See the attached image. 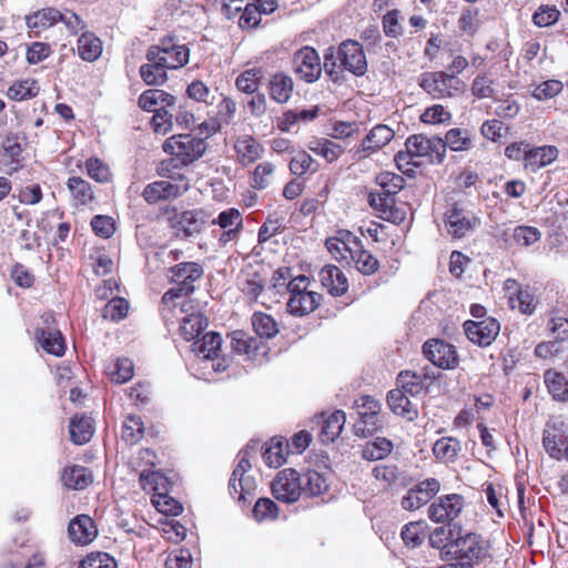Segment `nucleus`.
<instances>
[{
	"label": "nucleus",
	"instance_id": "47",
	"mask_svg": "<svg viewBox=\"0 0 568 568\" xmlns=\"http://www.w3.org/2000/svg\"><path fill=\"white\" fill-rule=\"evenodd\" d=\"M261 342L243 331L232 333L231 346L237 354H246L250 358L256 356Z\"/></svg>",
	"mask_w": 568,
	"mask_h": 568
},
{
	"label": "nucleus",
	"instance_id": "57",
	"mask_svg": "<svg viewBox=\"0 0 568 568\" xmlns=\"http://www.w3.org/2000/svg\"><path fill=\"white\" fill-rule=\"evenodd\" d=\"M88 175L98 183H109L112 181V172L106 163L97 156H91L85 161Z\"/></svg>",
	"mask_w": 568,
	"mask_h": 568
},
{
	"label": "nucleus",
	"instance_id": "37",
	"mask_svg": "<svg viewBox=\"0 0 568 568\" xmlns=\"http://www.w3.org/2000/svg\"><path fill=\"white\" fill-rule=\"evenodd\" d=\"M288 449L283 438L273 437L268 444L263 446L262 457L268 467L277 468L286 462Z\"/></svg>",
	"mask_w": 568,
	"mask_h": 568
},
{
	"label": "nucleus",
	"instance_id": "61",
	"mask_svg": "<svg viewBox=\"0 0 568 568\" xmlns=\"http://www.w3.org/2000/svg\"><path fill=\"white\" fill-rule=\"evenodd\" d=\"M542 445L551 458L559 460L565 457V440L562 436L545 430L542 434Z\"/></svg>",
	"mask_w": 568,
	"mask_h": 568
},
{
	"label": "nucleus",
	"instance_id": "52",
	"mask_svg": "<svg viewBox=\"0 0 568 568\" xmlns=\"http://www.w3.org/2000/svg\"><path fill=\"white\" fill-rule=\"evenodd\" d=\"M254 332L261 337L270 339L278 333V326L275 320L265 313L256 312L252 316Z\"/></svg>",
	"mask_w": 568,
	"mask_h": 568
},
{
	"label": "nucleus",
	"instance_id": "12",
	"mask_svg": "<svg viewBox=\"0 0 568 568\" xmlns=\"http://www.w3.org/2000/svg\"><path fill=\"white\" fill-rule=\"evenodd\" d=\"M338 61L344 70L355 77H363L368 69L363 45L355 40L347 39L337 48Z\"/></svg>",
	"mask_w": 568,
	"mask_h": 568
},
{
	"label": "nucleus",
	"instance_id": "40",
	"mask_svg": "<svg viewBox=\"0 0 568 568\" xmlns=\"http://www.w3.org/2000/svg\"><path fill=\"white\" fill-rule=\"evenodd\" d=\"M234 148L243 165L258 160L264 151L263 146L252 136L239 139Z\"/></svg>",
	"mask_w": 568,
	"mask_h": 568
},
{
	"label": "nucleus",
	"instance_id": "60",
	"mask_svg": "<svg viewBox=\"0 0 568 568\" xmlns=\"http://www.w3.org/2000/svg\"><path fill=\"white\" fill-rule=\"evenodd\" d=\"M312 156L305 151L297 152L290 161V171L292 174L301 176L306 172H316L317 165Z\"/></svg>",
	"mask_w": 568,
	"mask_h": 568
},
{
	"label": "nucleus",
	"instance_id": "22",
	"mask_svg": "<svg viewBox=\"0 0 568 568\" xmlns=\"http://www.w3.org/2000/svg\"><path fill=\"white\" fill-rule=\"evenodd\" d=\"M213 224L219 225L223 233L220 236V242L227 243L236 237L242 229L243 219L237 209L231 207L222 211L216 219L212 221Z\"/></svg>",
	"mask_w": 568,
	"mask_h": 568
},
{
	"label": "nucleus",
	"instance_id": "63",
	"mask_svg": "<svg viewBox=\"0 0 568 568\" xmlns=\"http://www.w3.org/2000/svg\"><path fill=\"white\" fill-rule=\"evenodd\" d=\"M253 517L257 521H263L267 519H276L278 516V507L270 498H260L255 503L253 509H252Z\"/></svg>",
	"mask_w": 568,
	"mask_h": 568
},
{
	"label": "nucleus",
	"instance_id": "59",
	"mask_svg": "<svg viewBox=\"0 0 568 568\" xmlns=\"http://www.w3.org/2000/svg\"><path fill=\"white\" fill-rule=\"evenodd\" d=\"M338 55L335 53L334 48H328L324 53L323 68L325 73L334 83H341L344 81V69L337 64Z\"/></svg>",
	"mask_w": 568,
	"mask_h": 568
},
{
	"label": "nucleus",
	"instance_id": "42",
	"mask_svg": "<svg viewBox=\"0 0 568 568\" xmlns=\"http://www.w3.org/2000/svg\"><path fill=\"white\" fill-rule=\"evenodd\" d=\"M460 450V442L454 437H442L433 446L434 456L445 463L455 462Z\"/></svg>",
	"mask_w": 568,
	"mask_h": 568
},
{
	"label": "nucleus",
	"instance_id": "17",
	"mask_svg": "<svg viewBox=\"0 0 568 568\" xmlns=\"http://www.w3.org/2000/svg\"><path fill=\"white\" fill-rule=\"evenodd\" d=\"M464 508V497L458 494L440 496L428 507V517L434 523H450Z\"/></svg>",
	"mask_w": 568,
	"mask_h": 568
},
{
	"label": "nucleus",
	"instance_id": "46",
	"mask_svg": "<svg viewBox=\"0 0 568 568\" xmlns=\"http://www.w3.org/2000/svg\"><path fill=\"white\" fill-rule=\"evenodd\" d=\"M393 443L385 437H376L367 442L362 449V457L365 460L376 462L386 458L393 450Z\"/></svg>",
	"mask_w": 568,
	"mask_h": 568
},
{
	"label": "nucleus",
	"instance_id": "11",
	"mask_svg": "<svg viewBox=\"0 0 568 568\" xmlns=\"http://www.w3.org/2000/svg\"><path fill=\"white\" fill-rule=\"evenodd\" d=\"M273 497L285 504H293L302 495L298 471L285 468L277 473L271 485Z\"/></svg>",
	"mask_w": 568,
	"mask_h": 568
},
{
	"label": "nucleus",
	"instance_id": "10",
	"mask_svg": "<svg viewBox=\"0 0 568 568\" xmlns=\"http://www.w3.org/2000/svg\"><path fill=\"white\" fill-rule=\"evenodd\" d=\"M169 221L179 237L192 239L203 231L207 222V214L202 209L182 212L174 210Z\"/></svg>",
	"mask_w": 568,
	"mask_h": 568
},
{
	"label": "nucleus",
	"instance_id": "36",
	"mask_svg": "<svg viewBox=\"0 0 568 568\" xmlns=\"http://www.w3.org/2000/svg\"><path fill=\"white\" fill-rule=\"evenodd\" d=\"M346 422L343 410H335L322 423L320 439L323 444L333 443L342 433Z\"/></svg>",
	"mask_w": 568,
	"mask_h": 568
},
{
	"label": "nucleus",
	"instance_id": "44",
	"mask_svg": "<svg viewBox=\"0 0 568 568\" xmlns=\"http://www.w3.org/2000/svg\"><path fill=\"white\" fill-rule=\"evenodd\" d=\"M544 381L554 399L568 400V381L562 374L548 369L544 374Z\"/></svg>",
	"mask_w": 568,
	"mask_h": 568
},
{
	"label": "nucleus",
	"instance_id": "55",
	"mask_svg": "<svg viewBox=\"0 0 568 568\" xmlns=\"http://www.w3.org/2000/svg\"><path fill=\"white\" fill-rule=\"evenodd\" d=\"M376 183L382 192L395 199V195L404 187L405 180L396 173L385 171L376 176Z\"/></svg>",
	"mask_w": 568,
	"mask_h": 568
},
{
	"label": "nucleus",
	"instance_id": "8",
	"mask_svg": "<svg viewBox=\"0 0 568 568\" xmlns=\"http://www.w3.org/2000/svg\"><path fill=\"white\" fill-rule=\"evenodd\" d=\"M405 148L412 158H425L429 163L440 164L444 161L443 138L418 133L406 139Z\"/></svg>",
	"mask_w": 568,
	"mask_h": 568
},
{
	"label": "nucleus",
	"instance_id": "15",
	"mask_svg": "<svg viewBox=\"0 0 568 568\" xmlns=\"http://www.w3.org/2000/svg\"><path fill=\"white\" fill-rule=\"evenodd\" d=\"M445 224L449 234L456 239L464 237L480 224V220L471 212L454 203L445 213Z\"/></svg>",
	"mask_w": 568,
	"mask_h": 568
},
{
	"label": "nucleus",
	"instance_id": "7",
	"mask_svg": "<svg viewBox=\"0 0 568 568\" xmlns=\"http://www.w3.org/2000/svg\"><path fill=\"white\" fill-rule=\"evenodd\" d=\"M453 547L459 559H466L470 564H480L490 556V544L481 535L470 531H463L458 528V535L454 539Z\"/></svg>",
	"mask_w": 568,
	"mask_h": 568
},
{
	"label": "nucleus",
	"instance_id": "2",
	"mask_svg": "<svg viewBox=\"0 0 568 568\" xmlns=\"http://www.w3.org/2000/svg\"><path fill=\"white\" fill-rule=\"evenodd\" d=\"M121 439L130 447L125 455V463L120 469L121 476L116 480L125 496L134 497L142 488V448L136 447L142 439V417L135 412H128L124 416Z\"/></svg>",
	"mask_w": 568,
	"mask_h": 568
},
{
	"label": "nucleus",
	"instance_id": "23",
	"mask_svg": "<svg viewBox=\"0 0 568 568\" xmlns=\"http://www.w3.org/2000/svg\"><path fill=\"white\" fill-rule=\"evenodd\" d=\"M60 480L68 489L83 490L92 484L93 474L91 469L74 464L62 469Z\"/></svg>",
	"mask_w": 568,
	"mask_h": 568
},
{
	"label": "nucleus",
	"instance_id": "43",
	"mask_svg": "<svg viewBox=\"0 0 568 568\" xmlns=\"http://www.w3.org/2000/svg\"><path fill=\"white\" fill-rule=\"evenodd\" d=\"M382 427L379 412L358 413V419L354 424V434L358 437L373 436Z\"/></svg>",
	"mask_w": 568,
	"mask_h": 568
},
{
	"label": "nucleus",
	"instance_id": "64",
	"mask_svg": "<svg viewBox=\"0 0 568 568\" xmlns=\"http://www.w3.org/2000/svg\"><path fill=\"white\" fill-rule=\"evenodd\" d=\"M79 568H116V561L106 552H91L82 559Z\"/></svg>",
	"mask_w": 568,
	"mask_h": 568
},
{
	"label": "nucleus",
	"instance_id": "54",
	"mask_svg": "<svg viewBox=\"0 0 568 568\" xmlns=\"http://www.w3.org/2000/svg\"><path fill=\"white\" fill-rule=\"evenodd\" d=\"M357 248V251L349 253L356 268L364 275L374 274L379 266L378 260L372 253L363 250L361 246Z\"/></svg>",
	"mask_w": 568,
	"mask_h": 568
},
{
	"label": "nucleus",
	"instance_id": "24",
	"mask_svg": "<svg viewBox=\"0 0 568 568\" xmlns=\"http://www.w3.org/2000/svg\"><path fill=\"white\" fill-rule=\"evenodd\" d=\"M1 161L4 162L3 171L7 174L17 172L22 166V152L23 149L20 144L19 136L17 134H9L2 142Z\"/></svg>",
	"mask_w": 568,
	"mask_h": 568
},
{
	"label": "nucleus",
	"instance_id": "1",
	"mask_svg": "<svg viewBox=\"0 0 568 568\" xmlns=\"http://www.w3.org/2000/svg\"><path fill=\"white\" fill-rule=\"evenodd\" d=\"M175 97L161 89L144 90V112L152 113L149 125L155 134L165 135L173 128V119L183 129H193L199 121L187 103L175 110Z\"/></svg>",
	"mask_w": 568,
	"mask_h": 568
},
{
	"label": "nucleus",
	"instance_id": "30",
	"mask_svg": "<svg viewBox=\"0 0 568 568\" xmlns=\"http://www.w3.org/2000/svg\"><path fill=\"white\" fill-rule=\"evenodd\" d=\"M222 336L216 332H209L193 343V352L205 362L219 357L222 346Z\"/></svg>",
	"mask_w": 568,
	"mask_h": 568
},
{
	"label": "nucleus",
	"instance_id": "6",
	"mask_svg": "<svg viewBox=\"0 0 568 568\" xmlns=\"http://www.w3.org/2000/svg\"><path fill=\"white\" fill-rule=\"evenodd\" d=\"M418 85L433 99H452L465 92L466 84L463 80L445 71L423 72L418 79Z\"/></svg>",
	"mask_w": 568,
	"mask_h": 568
},
{
	"label": "nucleus",
	"instance_id": "38",
	"mask_svg": "<svg viewBox=\"0 0 568 568\" xmlns=\"http://www.w3.org/2000/svg\"><path fill=\"white\" fill-rule=\"evenodd\" d=\"M443 143L444 158L446 156L447 148L454 152L468 151L473 145L471 134L467 129L454 128L446 132Z\"/></svg>",
	"mask_w": 568,
	"mask_h": 568
},
{
	"label": "nucleus",
	"instance_id": "20",
	"mask_svg": "<svg viewBox=\"0 0 568 568\" xmlns=\"http://www.w3.org/2000/svg\"><path fill=\"white\" fill-rule=\"evenodd\" d=\"M62 19V12L53 7H47L33 11L24 17L27 28L38 37L42 31H45Z\"/></svg>",
	"mask_w": 568,
	"mask_h": 568
},
{
	"label": "nucleus",
	"instance_id": "53",
	"mask_svg": "<svg viewBox=\"0 0 568 568\" xmlns=\"http://www.w3.org/2000/svg\"><path fill=\"white\" fill-rule=\"evenodd\" d=\"M39 87L33 79L16 81L8 89V97L14 101L29 100L37 97Z\"/></svg>",
	"mask_w": 568,
	"mask_h": 568
},
{
	"label": "nucleus",
	"instance_id": "4",
	"mask_svg": "<svg viewBox=\"0 0 568 568\" xmlns=\"http://www.w3.org/2000/svg\"><path fill=\"white\" fill-rule=\"evenodd\" d=\"M160 464L156 454L144 448V490L149 487L152 491L151 501L154 508L165 516H178L182 513L183 506L170 496L176 475L162 469H155Z\"/></svg>",
	"mask_w": 568,
	"mask_h": 568
},
{
	"label": "nucleus",
	"instance_id": "25",
	"mask_svg": "<svg viewBox=\"0 0 568 568\" xmlns=\"http://www.w3.org/2000/svg\"><path fill=\"white\" fill-rule=\"evenodd\" d=\"M322 285L333 296H342L348 288V281L343 271L335 265H325L318 273Z\"/></svg>",
	"mask_w": 568,
	"mask_h": 568
},
{
	"label": "nucleus",
	"instance_id": "58",
	"mask_svg": "<svg viewBox=\"0 0 568 568\" xmlns=\"http://www.w3.org/2000/svg\"><path fill=\"white\" fill-rule=\"evenodd\" d=\"M458 524H449L448 527L440 526L435 528L429 535V545L433 548H444V545L456 539L458 535Z\"/></svg>",
	"mask_w": 568,
	"mask_h": 568
},
{
	"label": "nucleus",
	"instance_id": "5",
	"mask_svg": "<svg viewBox=\"0 0 568 568\" xmlns=\"http://www.w3.org/2000/svg\"><path fill=\"white\" fill-rule=\"evenodd\" d=\"M163 151L171 155L174 168H184L200 160L206 149L205 139L192 133L174 134L168 138L162 144Z\"/></svg>",
	"mask_w": 568,
	"mask_h": 568
},
{
	"label": "nucleus",
	"instance_id": "27",
	"mask_svg": "<svg viewBox=\"0 0 568 568\" xmlns=\"http://www.w3.org/2000/svg\"><path fill=\"white\" fill-rule=\"evenodd\" d=\"M321 295L315 292H306L297 295H291L286 307L291 315L302 317L314 310L320 305Z\"/></svg>",
	"mask_w": 568,
	"mask_h": 568
},
{
	"label": "nucleus",
	"instance_id": "21",
	"mask_svg": "<svg viewBox=\"0 0 568 568\" xmlns=\"http://www.w3.org/2000/svg\"><path fill=\"white\" fill-rule=\"evenodd\" d=\"M387 405L389 409L397 416L405 418L408 422H414L418 417L417 405L412 403L408 395L395 388L387 394Z\"/></svg>",
	"mask_w": 568,
	"mask_h": 568
},
{
	"label": "nucleus",
	"instance_id": "50",
	"mask_svg": "<svg viewBox=\"0 0 568 568\" xmlns=\"http://www.w3.org/2000/svg\"><path fill=\"white\" fill-rule=\"evenodd\" d=\"M263 78L261 68H252L241 72L235 79V87L246 94H254L258 90L260 81Z\"/></svg>",
	"mask_w": 568,
	"mask_h": 568
},
{
	"label": "nucleus",
	"instance_id": "29",
	"mask_svg": "<svg viewBox=\"0 0 568 568\" xmlns=\"http://www.w3.org/2000/svg\"><path fill=\"white\" fill-rule=\"evenodd\" d=\"M558 156V150L551 145L530 148L526 154L525 168L530 172H537L541 168L551 164Z\"/></svg>",
	"mask_w": 568,
	"mask_h": 568
},
{
	"label": "nucleus",
	"instance_id": "51",
	"mask_svg": "<svg viewBox=\"0 0 568 568\" xmlns=\"http://www.w3.org/2000/svg\"><path fill=\"white\" fill-rule=\"evenodd\" d=\"M308 149L316 155L324 158L328 163L336 161L343 153L341 145L327 139L311 141L308 143Z\"/></svg>",
	"mask_w": 568,
	"mask_h": 568
},
{
	"label": "nucleus",
	"instance_id": "19",
	"mask_svg": "<svg viewBox=\"0 0 568 568\" xmlns=\"http://www.w3.org/2000/svg\"><path fill=\"white\" fill-rule=\"evenodd\" d=\"M69 538L77 545H89L98 535L94 520L88 515L72 518L68 526Z\"/></svg>",
	"mask_w": 568,
	"mask_h": 568
},
{
	"label": "nucleus",
	"instance_id": "39",
	"mask_svg": "<svg viewBox=\"0 0 568 568\" xmlns=\"http://www.w3.org/2000/svg\"><path fill=\"white\" fill-rule=\"evenodd\" d=\"M428 525L425 520L410 521L403 526L400 537L404 545L408 548H417L423 545L426 538Z\"/></svg>",
	"mask_w": 568,
	"mask_h": 568
},
{
	"label": "nucleus",
	"instance_id": "34",
	"mask_svg": "<svg viewBox=\"0 0 568 568\" xmlns=\"http://www.w3.org/2000/svg\"><path fill=\"white\" fill-rule=\"evenodd\" d=\"M67 186L75 206L89 205L94 200L91 184L81 176L69 178Z\"/></svg>",
	"mask_w": 568,
	"mask_h": 568
},
{
	"label": "nucleus",
	"instance_id": "16",
	"mask_svg": "<svg viewBox=\"0 0 568 568\" xmlns=\"http://www.w3.org/2000/svg\"><path fill=\"white\" fill-rule=\"evenodd\" d=\"M464 331L467 338L481 347L489 346L500 331L499 322L494 317H485L480 321H466Z\"/></svg>",
	"mask_w": 568,
	"mask_h": 568
},
{
	"label": "nucleus",
	"instance_id": "48",
	"mask_svg": "<svg viewBox=\"0 0 568 568\" xmlns=\"http://www.w3.org/2000/svg\"><path fill=\"white\" fill-rule=\"evenodd\" d=\"M396 384L397 388L410 396L419 395L425 388L423 376L412 371L400 372L396 378Z\"/></svg>",
	"mask_w": 568,
	"mask_h": 568
},
{
	"label": "nucleus",
	"instance_id": "14",
	"mask_svg": "<svg viewBox=\"0 0 568 568\" xmlns=\"http://www.w3.org/2000/svg\"><path fill=\"white\" fill-rule=\"evenodd\" d=\"M293 70L301 80L313 83L322 74V65L317 51L308 45L297 50L293 55Z\"/></svg>",
	"mask_w": 568,
	"mask_h": 568
},
{
	"label": "nucleus",
	"instance_id": "35",
	"mask_svg": "<svg viewBox=\"0 0 568 568\" xmlns=\"http://www.w3.org/2000/svg\"><path fill=\"white\" fill-rule=\"evenodd\" d=\"M270 97L277 103H286L293 92V80L290 75L277 72L268 82Z\"/></svg>",
	"mask_w": 568,
	"mask_h": 568
},
{
	"label": "nucleus",
	"instance_id": "49",
	"mask_svg": "<svg viewBox=\"0 0 568 568\" xmlns=\"http://www.w3.org/2000/svg\"><path fill=\"white\" fill-rule=\"evenodd\" d=\"M108 374L113 383H126L134 375V364L128 357H119L109 365Z\"/></svg>",
	"mask_w": 568,
	"mask_h": 568
},
{
	"label": "nucleus",
	"instance_id": "41",
	"mask_svg": "<svg viewBox=\"0 0 568 568\" xmlns=\"http://www.w3.org/2000/svg\"><path fill=\"white\" fill-rule=\"evenodd\" d=\"M185 93L195 102L204 103L205 105H213L219 90L217 88L207 85L201 80H193L187 84Z\"/></svg>",
	"mask_w": 568,
	"mask_h": 568
},
{
	"label": "nucleus",
	"instance_id": "45",
	"mask_svg": "<svg viewBox=\"0 0 568 568\" xmlns=\"http://www.w3.org/2000/svg\"><path fill=\"white\" fill-rule=\"evenodd\" d=\"M209 325V320L202 313H192L183 317L180 326L181 335L191 341L200 336Z\"/></svg>",
	"mask_w": 568,
	"mask_h": 568
},
{
	"label": "nucleus",
	"instance_id": "18",
	"mask_svg": "<svg viewBox=\"0 0 568 568\" xmlns=\"http://www.w3.org/2000/svg\"><path fill=\"white\" fill-rule=\"evenodd\" d=\"M440 490V483L436 478H427L414 487L402 498L400 506L405 510H416L426 505Z\"/></svg>",
	"mask_w": 568,
	"mask_h": 568
},
{
	"label": "nucleus",
	"instance_id": "9",
	"mask_svg": "<svg viewBox=\"0 0 568 568\" xmlns=\"http://www.w3.org/2000/svg\"><path fill=\"white\" fill-rule=\"evenodd\" d=\"M42 326L37 327L34 337L42 349L54 356H63L65 353L64 338L57 326L54 315L44 313L41 316Z\"/></svg>",
	"mask_w": 568,
	"mask_h": 568
},
{
	"label": "nucleus",
	"instance_id": "3",
	"mask_svg": "<svg viewBox=\"0 0 568 568\" xmlns=\"http://www.w3.org/2000/svg\"><path fill=\"white\" fill-rule=\"evenodd\" d=\"M144 84L162 85L168 81V70H176L189 63L190 49L172 37H165L146 52Z\"/></svg>",
	"mask_w": 568,
	"mask_h": 568
},
{
	"label": "nucleus",
	"instance_id": "33",
	"mask_svg": "<svg viewBox=\"0 0 568 568\" xmlns=\"http://www.w3.org/2000/svg\"><path fill=\"white\" fill-rule=\"evenodd\" d=\"M180 195V186L168 180L155 181L144 187V200L150 203L178 197Z\"/></svg>",
	"mask_w": 568,
	"mask_h": 568
},
{
	"label": "nucleus",
	"instance_id": "31",
	"mask_svg": "<svg viewBox=\"0 0 568 568\" xmlns=\"http://www.w3.org/2000/svg\"><path fill=\"white\" fill-rule=\"evenodd\" d=\"M79 57L87 62L97 61L103 51L102 41L93 32H83L77 42Z\"/></svg>",
	"mask_w": 568,
	"mask_h": 568
},
{
	"label": "nucleus",
	"instance_id": "28",
	"mask_svg": "<svg viewBox=\"0 0 568 568\" xmlns=\"http://www.w3.org/2000/svg\"><path fill=\"white\" fill-rule=\"evenodd\" d=\"M394 135L393 129L388 125L377 124L363 139L359 151L373 153L388 144L394 139Z\"/></svg>",
	"mask_w": 568,
	"mask_h": 568
},
{
	"label": "nucleus",
	"instance_id": "26",
	"mask_svg": "<svg viewBox=\"0 0 568 568\" xmlns=\"http://www.w3.org/2000/svg\"><path fill=\"white\" fill-rule=\"evenodd\" d=\"M94 419L87 414H75L69 423L70 440L75 445H84L94 435Z\"/></svg>",
	"mask_w": 568,
	"mask_h": 568
},
{
	"label": "nucleus",
	"instance_id": "56",
	"mask_svg": "<svg viewBox=\"0 0 568 568\" xmlns=\"http://www.w3.org/2000/svg\"><path fill=\"white\" fill-rule=\"evenodd\" d=\"M171 273L174 281H197L204 271L196 262H183L171 267Z\"/></svg>",
	"mask_w": 568,
	"mask_h": 568
},
{
	"label": "nucleus",
	"instance_id": "32",
	"mask_svg": "<svg viewBox=\"0 0 568 568\" xmlns=\"http://www.w3.org/2000/svg\"><path fill=\"white\" fill-rule=\"evenodd\" d=\"M298 478L302 494L308 497L320 496L328 489L326 478L316 470L307 469L304 473H298Z\"/></svg>",
	"mask_w": 568,
	"mask_h": 568
},
{
	"label": "nucleus",
	"instance_id": "62",
	"mask_svg": "<svg viewBox=\"0 0 568 568\" xmlns=\"http://www.w3.org/2000/svg\"><path fill=\"white\" fill-rule=\"evenodd\" d=\"M129 312V302L123 297L111 298L103 308V317L118 322L123 320Z\"/></svg>",
	"mask_w": 568,
	"mask_h": 568
},
{
	"label": "nucleus",
	"instance_id": "13",
	"mask_svg": "<svg viewBox=\"0 0 568 568\" xmlns=\"http://www.w3.org/2000/svg\"><path fill=\"white\" fill-rule=\"evenodd\" d=\"M423 353L433 365L442 369H454L459 362L455 346L439 338L425 342Z\"/></svg>",
	"mask_w": 568,
	"mask_h": 568
}]
</instances>
